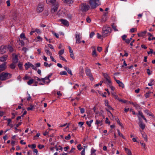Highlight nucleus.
Masks as SVG:
<instances>
[{"instance_id":"nucleus-11","label":"nucleus","mask_w":155,"mask_h":155,"mask_svg":"<svg viewBox=\"0 0 155 155\" xmlns=\"http://www.w3.org/2000/svg\"><path fill=\"white\" fill-rule=\"evenodd\" d=\"M41 81L44 84H48L51 81V80L47 76L44 78H41Z\"/></svg>"},{"instance_id":"nucleus-57","label":"nucleus","mask_w":155,"mask_h":155,"mask_svg":"<svg viewBox=\"0 0 155 155\" xmlns=\"http://www.w3.org/2000/svg\"><path fill=\"white\" fill-rule=\"evenodd\" d=\"M60 59L61 60H62L63 61H65V62H67V61L62 56L60 55L59 56Z\"/></svg>"},{"instance_id":"nucleus-34","label":"nucleus","mask_w":155,"mask_h":155,"mask_svg":"<svg viewBox=\"0 0 155 155\" xmlns=\"http://www.w3.org/2000/svg\"><path fill=\"white\" fill-rule=\"evenodd\" d=\"M34 80L33 79H30L27 82V84L29 85H31L34 82Z\"/></svg>"},{"instance_id":"nucleus-38","label":"nucleus","mask_w":155,"mask_h":155,"mask_svg":"<svg viewBox=\"0 0 155 155\" xmlns=\"http://www.w3.org/2000/svg\"><path fill=\"white\" fill-rule=\"evenodd\" d=\"M45 51L47 55L50 56L52 55V53L49 51V50L45 49Z\"/></svg>"},{"instance_id":"nucleus-19","label":"nucleus","mask_w":155,"mask_h":155,"mask_svg":"<svg viewBox=\"0 0 155 155\" xmlns=\"http://www.w3.org/2000/svg\"><path fill=\"white\" fill-rule=\"evenodd\" d=\"M138 115H140L141 116V117L146 122H147V120L146 118L144 117V116H143V113L140 111H139L138 113L137 114L138 117H139L138 116Z\"/></svg>"},{"instance_id":"nucleus-47","label":"nucleus","mask_w":155,"mask_h":155,"mask_svg":"<svg viewBox=\"0 0 155 155\" xmlns=\"http://www.w3.org/2000/svg\"><path fill=\"white\" fill-rule=\"evenodd\" d=\"M116 120L117 124H118L122 128H123V127L122 126V124L120 122L118 119L117 118V119H116Z\"/></svg>"},{"instance_id":"nucleus-17","label":"nucleus","mask_w":155,"mask_h":155,"mask_svg":"<svg viewBox=\"0 0 155 155\" xmlns=\"http://www.w3.org/2000/svg\"><path fill=\"white\" fill-rule=\"evenodd\" d=\"M13 62L16 64L18 61V56L16 55L13 57L12 59Z\"/></svg>"},{"instance_id":"nucleus-32","label":"nucleus","mask_w":155,"mask_h":155,"mask_svg":"<svg viewBox=\"0 0 155 155\" xmlns=\"http://www.w3.org/2000/svg\"><path fill=\"white\" fill-rule=\"evenodd\" d=\"M28 147H29L31 148V149H35V148L36 147V145L35 144H32L31 145L30 144H28Z\"/></svg>"},{"instance_id":"nucleus-39","label":"nucleus","mask_w":155,"mask_h":155,"mask_svg":"<svg viewBox=\"0 0 155 155\" xmlns=\"http://www.w3.org/2000/svg\"><path fill=\"white\" fill-rule=\"evenodd\" d=\"M19 41L20 42L19 44L20 45H24L25 44V43L22 40H21L20 39V38H19Z\"/></svg>"},{"instance_id":"nucleus-10","label":"nucleus","mask_w":155,"mask_h":155,"mask_svg":"<svg viewBox=\"0 0 155 155\" xmlns=\"http://www.w3.org/2000/svg\"><path fill=\"white\" fill-rule=\"evenodd\" d=\"M138 118L139 120V122L138 123L139 126L142 130H143L145 128V125L143 123L142 120H140V117L138 116Z\"/></svg>"},{"instance_id":"nucleus-49","label":"nucleus","mask_w":155,"mask_h":155,"mask_svg":"<svg viewBox=\"0 0 155 155\" xmlns=\"http://www.w3.org/2000/svg\"><path fill=\"white\" fill-rule=\"evenodd\" d=\"M104 104L106 106H107L109 105V102L107 100H106L104 101Z\"/></svg>"},{"instance_id":"nucleus-20","label":"nucleus","mask_w":155,"mask_h":155,"mask_svg":"<svg viewBox=\"0 0 155 155\" xmlns=\"http://www.w3.org/2000/svg\"><path fill=\"white\" fill-rule=\"evenodd\" d=\"M31 63L29 62H28L27 63L25 64V69L26 70H28L29 68L31 67Z\"/></svg>"},{"instance_id":"nucleus-55","label":"nucleus","mask_w":155,"mask_h":155,"mask_svg":"<svg viewBox=\"0 0 155 155\" xmlns=\"http://www.w3.org/2000/svg\"><path fill=\"white\" fill-rule=\"evenodd\" d=\"M118 85L119 87H120L122 88H124V84L122 82H121L119 84H118Z\"/></svg>"},{"instance_id":"nucleus-15","label":"nucleus","mask_w":155,"mask_h":155,"mask_svg":"<svg viewBox=\"0 0 155 155\" xmlns=\"http://www.w3.org/2000/svg\"><path fill=\"white\" fill-rule=\"evenodd\" d=\"M8 56L7 55H5L0 57V60L1 61L4 62L5 61L7 58Z\"/></svg>"},{"instance_id":"nucleus-9","label":"nucleus","mask_w":155,"mask_h":155,"mask_svg":"<svg viewBox=\"0 0 155 155\" xmlns=\"http://www.w3.org/2000/svg\"><path fill=\"white\" fill-rule=\"evenodd\" d=\"M76 43L79 44L81 43L80 40L81 39V36L79 34H76L75 35Z\"/></svg>"},{"instance_id":"nucleus-62","label":"nucleus","mask_w":155,"mask_h":155,"mask_svg":"<svg viewBox=\"0 0 155 155\" xmlns=\"http://www.w3.org/2000/svg\"><path fill=\"white\" fill-rule=\"evenodd\" d=\"M95 34L94 32H91L90 34V38H92L94 35Z\"/></svg>"},{"instance_id":"nucleus-2","label":"nucleus","mask_w":155,"mask_h":155,"mask_svg":"<svg viewBox=\"0 0 155 155\" xmlns=\"http://www.w3.org/2000/svg\"><path fill=\"white\" fill-rule=\"evenodd\" d=\"M12 74L6 72H3L0 74V80L5 81L11 78Z\"/></svg>"},{"instance_id":"nucleus-4","label":"nucleus","mask_w":155,"mask_h":155,"mask_svg":"<svg viewBox=\"0 0 155 155\" xmlns=\"http://www.w3.org/2000/svg\"><path fill=\"white\" fill-rule=\"evenodd\" d=\"M111 28L109 26L106 25L104 26L103 28V34L104 36L108 35V34L111 31Z\"/></svg>"},{"instance_id":"nucleus-25","label":"nucleus","mask_w":155,"mask_h":155,"mask_svg":"<svg viewBox=\"0 0 155 155\" xmlns=\"http://www.w3.org/2000/svg\"><path fill=\"white\" fill-rule=\"evenodd\" d=\"M92 55L94 57H96L97 56V54L96 52V49L94 48V50L92 51Z\"/></svg>"},{"instance_id":"nucleus-3","label":"nucleus","mask_w":155,"mask_h":155,"mask_svg":"<svg viewBox=\"0 0 155 155\" xmlns=\"http://www.w3.org/2000/svg\"><path fill=\"white\" fill-rule=\"evenodd\" d=\"M89 2L91 8L92 9L96 8L100 5L99 0H90Z\"/></svg>"},{"instance_id":"nucleus-53","label":"nucleus","mask_w":155,"mask_h":155,"mask_svg":"<svg viewBox=\"0 0 155 155\" xmlns=\"http://www.w3.org/2000/svg\"><path fill=\"white\" fill-rule=\"evenodd\" d=\"M65 139L67 140H69L71 139V135L70 134H68V136L65 137Z\"/></svg>"},{"instance_id":"nucleus-1","label":"nucleus","mask_w":155,"mask_h":155,"mask_svg":"<svg viewBox=\"0 0 155 155\" xmlns=\"http://www.w3.org/2000/svg\"><path fill=\"white\" fill-rule=\"evenodd\" d=\"M46 2L48 4H52L54 7L51 9V11L54 13L57 11L58 7V4L56 2V0H46Z\"/></svg>"},{"instance_id":"nucleus-22","label":"nucleus","mask_w":155,"mask_h":155,"mask_svg":"<svg viewBox=\"0 0 155 155\" xmlns=\"http://www.w3.org/2000/svg\"><path fill=\"white\" fill-rule=\"evenodd\" d=\"M7 48V50H9V51L11 52L13 51V48L11 46L9 45H6Z\"/></svg>"},{"instance_id":"nucleus-41","label":"nucleus","mask_w":155,"mask_h":155,"mask_svg":"<svg viewBox=\"0 0 155 155\" xmlns=\"http://www.w3.org/2000/svg\"><path fill=\"white\" fill-rule=\"evenodd\" d=\"M20 38L21 39L23 38L24 39H26V37L25 36V34L24 33H22L20 35Z\"/></svg>"},{"instance_id":"nucleus-61","label":"nucleus","mask_w":155,"mask_h":155,"mask_svg":"<svg viewBox=\"0 0 155 155\" xmlns=\"http://www.w3.org/2000/svg\"><path fill=\"white\" fill-rule=\"evenodd\" d=\"M48 46L51 49L53 50V51H55L54 49V48L53 46L51 44H48Z\"/></svg>"},{"instance_id":"nucleus-42","label":"nucleus","mask_w":155,"mask_h":155,"mask_svg":"<svg viewBox=\"0 0 155 155\" xmlns=\"http://www.w3.org/2000/svg\"><path fill=\"white\" fill-rule=\"evenodd\" d=\"M117 131L118 132V135H119V136H120V137H122L123 138H124V136H123V135L122 134H121L120 132V131L119 130H117Z\"/></svg>"},{"instance_id":"nucleus-6","label":"nucleus","mask_w":155,"mask_h":155,"mask_svg":"<svg viewBox=\"0 0 155 155\" xmlns=\"http://www.w3.org/2000/svg\"><path fill=\"white\" fill-rule=\"evenodd\" d=\"M85 72L86 75L89 77L91 80L92 81H93L94 80V78L90 70L89 69H86L85 71Z\"/></svg>"},{"instance_id":"nucleus-60","label":"nucleus","mask_w":155,"mask_h":155,"mask_svg":"<svg viewBox=\"0 0 155 155\" xmlns=\"http://www.w3.org/2000/svg\"><path fill=\"white\" fill-rule=\"evenodd\" d=\"M96 150H95V149H91V154H95V152L96 151Z\"/></svg>"},{"instance_id":"nucleus-5","label":"nucleus","mask_w":155,"mask_h":155,"mask_svg":"<svg viewBox=\"0 0 155 155\" xmlns=\"http://www.w3.org/2000/svg\"><path fill=\"white\" fill-rule=\"evenodd\" d=\"M90 8V6L88 5L85 3H82L81 5L80 10L83 12H86Z\"/></svg>"},{"instance_id":"nucleus-64","label":"nucleus","mask_w":155,"mask_h":155,"mask_svg":"<svg viewBox=\"0 0 155 155\" xmlns=\"http://www.w3.org/2000/svg\"><path fill=\"white\" fill-rule=\"evenodd\" d=\"M44 147V146L43 145L39 144L38 146V147L39 149H41Z\"/></svg>"},{"instance_id":"nucleus-26","label":"nucleus","mask_w":155,"mask_h":155,"mask_svg":"<svg viewBox=\"0 0 155 155\" xmlns=\"http://www.w3.org/2000/svg\"><path fill=\"white\" fill-rule=\"evenodd\" d=\"M36 42L41 41H42V38L40 36H38L35 39Z\"/></svg>"},{"instance_id":"nucleus-37","label":"nucleus","mask_w":155,"mask_h":155,"mask_svg":"<svg viewBox=\"0 0 155 155\" xmlns=\"http://www.w3.org/2000/svg\"><path fill=\"white\" fill-rule=\"evenodd\" d=\"M15 63L12 62L10 65L11 68L12 69H15Z\"/></svg>"},{"instance_id":"nucleus-21","label":"nucleus","mask_w":155,"mask_h":155,"mask_svg":"<svg viewBox=\"0 0 155 155\" xmlns=\"http://www.w3.org/2000/svg\"><path fill=\"white\" fill-rule=\"evenodd\" d=\"M111 94L115 99L117 100H119V98L118 97L117 95L115 92H111Z\"/></svg>"},{"instance_id":"nucleus-51","label":"nucleus","mask_w":155,"mask_h":155,"mask_svg":"<svg viewBox=\"0 0 155 155\" xmlns=\"http://www.w3.org/2000/svg\"><path fill=\"white\" fill-rule=\"evenodd\" d=\"M55 148L57 151L58 150H62V148L60 146H58V147H55Z\"/></svg>"},{"instance_id":"nucleus-45","label":"nucleus","mask_w":155,"mask_h":155,"mask_svg":"<svg viewBox=\"0 0 155 155\" xmlns=\"http://www.w3.org/2000/svg\"><path fill=\"white\" fill-rule=\"evenodd\" d=\"M64 49H62L60 50L58 52V54L60 55H61L64 54Z\"/></svg>"},{"instance_id":"nucleus-14","label":"nucleus","mask_w":155,"mask_h":155,"mask_svg":"<svg viewBox=\"0 0 155 155\" xmlns=\"http://www.w3.org/2000/svg\"><path fill=\"white\" fill-rule=\"evenodd\" d=\"M60 21L61 22V23L64 25L67 26H69V23L68 21L64 19H61Z\"/></svg>"},{"instance_id":"nucleus-7","label":"nucleus","mask_w":155,"mask_h":155,"mask_svg":"<svg viewBox=\"0 0 155 155\" xmlns=\"http://www.w3.org/2000/svg\"><path fill=\"white\" fill-rule=\"evenodd\" d=\"M6 45H2L0 48V53L3 54L6 52L7 51Z\"/></svg>"},{"instance_id":"nucleus-30","label":"nucleus","mask_w":155,"mask_h":155,"mask_svg":"<svg viewBox=\"0 0 155 155\" xmlns=\"http://www.w3.org/2000/svg\"><path fill=\"white\" fill-rule=\"evenodd\" d=\"M142 137L144 138L146 142L147 141V136L145 133H142Z\"/></svg>"},{"instance_id":"nucleus-46","label":"nucleus","mask_w":155,"mask_h":155,"mask_svg":"<svg viewBox=\"0 0 155 155\" xmlns=\"http://www.w3.org/2000/svg\"><path fill=\"white\" fill-rule=\"evenodd\" d=\"M137 31V29L134 28H132L130 30V32L131 33Z\"/></svg>"},{"instance_id":"nucleus-29","label":"nucleus","mask_w":155,"mask_h":155,"mask_svg":"<svg viewBox=\"0 0 155 155\" xmlns=\"http://www.w3.org/2000/svg\"><path fill=\"white\" fill-rule=\"evenodd\" d=\"M122 60L123 61H123V64L121 66V67L122 68H126V67L127 66V64H126V61L124 59H123Z\"/></svg>"},{"instance_id":"nucleus-50","label":"nucleus","mask_w":155,"mask_h":155,"mask_svg":"<svg viewBox=\"0 0 155 155\" xmlns=\"http://www.w3.org/2000/svg\"><path fill=\"white\" fill-rule=\"evenodd\" d=\"M77 148L79 150H81L82 149L83 147L81 146V144H79Z\"/></svg>"},{"instance_id":"nucleus-59","label":"nucleus","mask_w":155,"mask_h":155,"mask_svg":"<svg viewBox=\"0 0 155 155\" xmlns=\"http://www.w3.org/2000/svg\"><path fill=\"white\" fill-rule=\"evenodd\" d=\"M34 80H37L38 81H41V79H40L37 77H34Z\"/></svg>"},{"instance_id":"nucleus-8","label":"nucleus","mask_w":155,"mask_h":155,"mask_svg":"<svg viewBox=\"0 0 155 155\" xmlns=\"http://www.w3.org/2000/svg\"><path fill=\"white\" fill-rule=\"evenodd\" d=\"M44 4L42 3H39L37 7V11L38 12H42L44 9Z\"/></svg>"},{"instance_id":"nucleus-48","label":"nucleus","mask_w":155,"mask_h":155,"mask_svg":"<svg viewBox=\"0 0 155 155\" xmlns=\"http://www.w3.org/2000/svg\"><path fill=\"white\" fill-rule=\"evenodd\" d=\"M31 78V77L29 76L26 75L25 77L23 78L24 80L29 79Z\"/></svg>"},{"instance_id":"nucleus-52","label":"nucleus","mask_w":155,"mask_h":155,"mask_svg":"<svg viewBox=\"0 0 155 155\" xmlns=\"http://www.w3.org/2000/svg\"><path fill=\"white\" fill-rule=\"evenodd\" d=\"M22 65L23 64L19 62L18 64V66L20 69H21L22 68Z\"/></svg>"},{"instance_id":"nucleus-35","label":"nucleus","mask_w":155,"mask_h":155,"mask_svg":"<svg viewBox=\"0 0 155 155\" xmlns=\"http://www.w3.org/2000/svg\"><path fill=\"white\" fill-rule=\"evenodd\" d=\"M34 109V106L33 105H31L29 107H28L27 108V110L28 111L30 110H33Z\"/></svg>"},{"instance_id":"nucleus-24","label":"nucleus","mask_w":155,"mask_h":155,"mask_svg":"<svg viewBox=\"0 0 155 155\" xmlns=\"http://www.w3.org/2000/svg\"><path fill=\"white\" fill-rule=\"evenodd\" d=\"M106 110L108 112V114L109 116L112 119L114 118L113 115L112 114V113L110 111H109L108 109L107 108H105Z\"/></svg>"},{"instance_id":"nucleus-36","label":"nucleus","mask_w":155,"mask_h":155,"mask_svg":"<svg viewBox=\"0 0 155 155\" xmlns=\"http://www.w3.org/2000/svg\"><path fill=\"white\" fill-rule=\"evenodd\" d=\"M146 31H144L141 32L140 34H138V35L139 36H143L146 34Z\"/></svg>"},{"instance_id":"nucleus-28","label":"nucleus","mask_w":155,"mask_h":155,"mask_svg":"<svg viewBox=\"0 0 155 155\" xmlns=\"http://www.w3.org/2000/svg\"><path fill=\"white\" fill-rule=\"evenodd\" d=\"M125 151L128 155H131V152L130 150L128 148H125Z\"/></svg>"},{"instance_id":"nucleus-27","label":"nucleus","mask_w":155,"mask_h":155,"mask_svg":"<svg viewBox=\"0 0 155 155\" xmlns=\"http://www.w3.org/2000/svg\"><path fill=\"white\" fill-rule=\"evenodd\" d=\"M108 87L111 89V90L113 91H114L115 89V88L114 87L112 86L111 85V83H110L108 84Z\"/></svg>"},{"instance_id":"nucleus-31","label":"nucleus","mask_w":155,"mask_h":155,"mask_svg":"<svg viewBox=\"0 0 155 155\" xmlns=\"http://www.w3.org/2000/svg\"><path fill=\"white\" fill-rule=\"evenodd\" d=\"M17 13L16 12H14L12 15V18L14 20H16L17 19Z\"/></svg>"},{"instance_id":"nucleus-16","label":"nucleus","mask_w":155,"mask_h":155,"mask_svg":"<svg viewBox=\"0 0 155 155\" xmlns=\"http://www.w3.org/2000/svg\"><path fill=\"white\" fill-rule=\"evenodd\" d=\"M64 3L68 4H72L74 2V0H62Z\"/></svg>"},{"instance_id":"nucleus-58","label":"nucleus","mask_w":155,"mask_h":155,"mask_svg":"<svg viewBox=\"0 0 155 155\" xmlns=\"http://www.w3.org/2000/svg\"><path fill=\"white\" fill-rule=\"evenodd\" d=\"M32 69H33L35 70H37V68L36 67H35L33 64H31L30 65Z\"/></svg>"},{"instance_id":"nucleus-23","label":"nucleus","mask_w":155,"mask_h":155,"mask_svg":"<svg viewBox=\"0 0 155 155\" xmlns=\"http://www.w3.org/2000/svg\"><path fill=\"white\" fill-rule=\"evenodd\" d=\"M144 112L148 115L150 116H153L152 113L147 110H144Z\"/></svg>"},{"instance_id":"nucleus-40","label":"nucleus","mask_w":155,"mask_h":155,"mask_svg":"<svg viewBox=\"0 0 155 155\" xmlns=\"http://www.w3.org/2000/svg\"><path fill=\"white\" fill-rule=\"evenodd\" d=\"M112 27L115 31H118V30L116 28L117 26L114 24L112 25Z\"/></svg>"},{"instance_id":"nucleus-13","label":"nucleus","mask_w":155,"mask_h":155,"mask_svg":"<svg viewBox=\"0 0 155 155\" xmlns=\"http://www.w3.org/2000/svg\"><path fill=\"white\" fill-rule=\"evenodd\" d=\"M6 68V63H4L0 65V72L4 71Z\"/></svg>"},{"instance_id":"nucleus-54","label":"nucleus","mask_w":155,"mask_h":155,"mask_svg":"<svg viewBox=\"0 0 155 155\" xmlns=\"http://www.w3.org/2000/svg\"><path fill=\"white\" fill-rule=\"evenodd\" d=\"M127 37V36L126 35H122L121 37L123 41H125L126 39V38Z\"/></svg>"},{"instance_id":"nucleus-33","label":"nucleus","mask_w":155,"mask_h":155,"mask_svg":"<svg viewBox=\"0 0 155 155\" xmlns=\"http://www.w3.org/2000/svg\"><path fill=\"white\" fill-rule=\"evenodd\" d=\"M69 52L70 53V56L73 59H74V54L73 52V50L70 51H69Z\"/></svg>"},{"instance_id":"nucleus-44","label":"nucleus","mask_w":155,"mask_h":155,"mask_svg":"<svg viewBox=\"0 0 155 155\" xmlns=\"http://www.w3.org/2000/svg\"><path fill=\"white\" fill-rule=\"evenodd\" d=\"M60 75H68L67 73L65 71L61 72L60 73Z\"/></svg>"},{"instance_id":"nucleus-18","label":"nucleus","mask_w":155,"mask_h":155,"mask_svg":"<svg viewBox=\"0 0 155 155\" xmlns=\"http://www.w3.org/2000/svg\"><path fill=\"white\" fill-rule=\"evenodd\" d=\"M95 124L97 125L98 126H101L102 124V120H96Z\"/></svg>"},{"instance_id":"nucleus-43","label":"nucleus","mask_w":155,"mask_h":155,"mask_svg":"<svg viewBox=\"0 0 155 155\" xmlns=\"http://www.w3.org/2000/svg\"><path fill=\"white\" fill-rule=\"evenodd\" d=\"M52 34H53L57 38H59V35L58 34L56 33L53 31H51Z\"/></svg>"},{"instance_id":"nucleus-56","label":"nucleus","mask_w":155,"mask_h":155,"mask_svg":"<svg viewBox=\"0 0 155 155\" xmlns=\"http://www.w3.org/2000/svg\"><path fill=\"white\" fill-rule=\"evenodd\" d=\"M140 143L141 145L145 149H146L147 148L146 147V144L141 142H140Z\"/></svg>"},{"instance_id":"nucleus-12","label":"nucleus","mask_w":155,"mask_h":155,"mask_svg":"<svg viewBox=\"0 0 155 155\" xmlns=\"http://www.w3.org/2000/svg\"><path fill=\"white\" fill-rule=\"evenodd\" d=\"M103 76L104 78L106 79V81H107V83H111L110 78V77L106 74H104Z\"/></svg>"},{"instance_id":"nucleus-63","label":"nucleus","mask_w":155,"mask_h":155,"mask_svg":"<svg viewBox=\"0 0 155 155\" xmlns=\"http://www.w3.org/2000/svg\"><path fill=\"white\" fill-rule=\"evenodd\" d=\"M22 50L23 51H24V52H26L28 50V49H27V48H26L24 47L23 48H22Z\"/></svg>"}]
</instances>
